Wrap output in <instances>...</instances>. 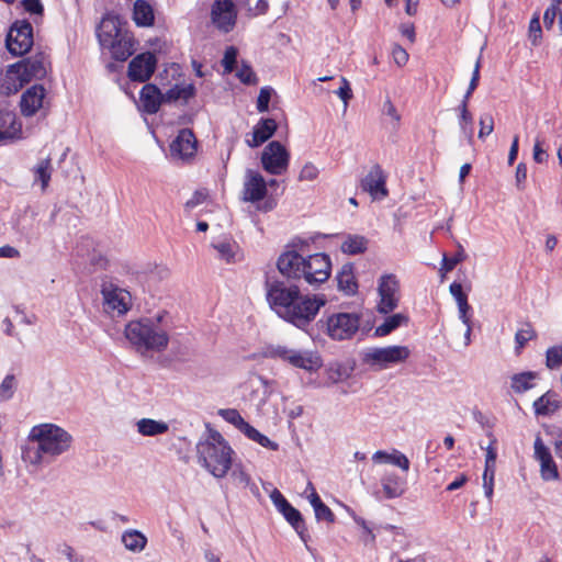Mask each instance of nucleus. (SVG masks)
<instances>
[{
  "mask_svg": "<svg viewBox=\"0 0 562 562\" xmlns=\"http://www.w3.org/2000/svg\"><path fill=\"white\" fill-rule=\"evenodd\" d=\"M72 436L55 424H40L31 428L26 445L22 448V460L32 465L50 463L67 452Z\"/></svg>",
  "mask_w": 562,
  "mask_h": 562,
  "instance_id": "1",
  "label": "nucleus"
},
{
  "mask_svg": "<svg viewBox=\"0 0 562 562\" xmlns=\"http://www.w3.org/2000/svg\"><path fill=\"white\" fill-rule=\"evenodd\" d=\"M233 449L224 437L214 429H210L205 439L196 445L199 463L213 476L224 477L232 468Z\"/></svg>",
  "mask_w": 562,
  "mask_h": 562,
  "instance_id": "2",
  "label": "nucleus"
},
{
  "mask_svg": "<svg viewBox=\"0 0 562 562\" xmlns=\"http://www.w3.org/2000/svg\"><path fill=\"white\" fill-rule=\"evenodd\" d=\"M160 317L130 322L124 335L135 350L142 355L148 351H164L169 342L167 331L160 326Z\"/></svg>",
  "mask_w": 562,
  "mask_h": 562,
  "instance_id": "3",
  "label": "nucleus"
},
{
  "mask_svg": "<svg viewBox=\"0 0 562 562\" xmlns=\"http://www.w3.org/2000/svg\"><path fill=\"white\" fill-rule=\"evenodd\" d=\"M266 292L270 308L284 322L288 321L292 308L304 295L296 284L273 278L266 281Z\"/></svg>",
  "mask_w": 562,
  "mask_h": 562,
  "instance_id": "4",
  "label": "nucleus"
},
{
  "mask_svg": "<svg viewBox=\"0 0 562 562\" xmlns=\"http://www.w3.org/2000/svg\"><path fill=\"white\" fill-rule=\"evenodd\" d=\"M326 302L324 294H304L292 308L293 311L286 323L300 330L307 331Z\"/></svg>",
  "mask_w": 562,
  "mask_h": 562,
  "instance_id": "5",
  "label": "nucleus"
},
{
  "mask_svg": "<svg viewBox=\"0 0 562 562\" xmlns=\"http://www.w3.org/2000/svg\"><path fill=\"white\" fill-rule=\"evenodd\" d=\"M411 356L406 346H387L368 348L362 353V361L374 370H384L405 362Z\"/></svg>",
  "mask_w": 562,
  "mask_h": 562,
  "instance_id": "6",
  "label": "nucleus"
},
{
  "mask_svg": "<svg viewBox=\"0 0 562 562\" xmlns=\"http://www.w3.org/2000/svg\"><path fill=\"white\" fill-rule=\"evenodd\" d=\"M267 352L270 358L280 359L282 361L289 362L295 368L304 369L307 371L316 370L322 366L319 357L310 351H303L288 348L286 346L277 345L270 346Z\"/></svg>",
  "mask_w": 562,
  "mask_h": 562,
  "instance_id": "7",
  "label": "nucleus"
},
{
  "mask_svg": "<svg viewBox=\"0 0 562 562\" xmlns=\"http://www.w3.org/2000/svg\"><path fill=\"white\" fill-rule=\"evenodd\" d=\"M359 326L360 317L356 313H334L325 321V331L334 340L352 338Z\"/></svg>",
  "mask_w": 562,
  "mask_h": 562,
  "instance_id": "8",
  "label": "nucleus"
},
{
  "mask_svg": "<svg viewBox=\"0 0 562 562\" xmlns=\"http://www.w3.org/2000/svg\"><path fill=\"white\" fill-rule=\"evenodd\" d=\"M380 301L378 311L381 314H390L400 303V281L393 273L383 274L378 282Z\"/></svg>",
  "mask_w": 562,
  "mask_h": 562,
  "instance_id": "9",
  "label": "nucleus"
},
{
  "mask_svg": "<svg viewBox=\"0 0 562 562\" xmlns=\"http://www.w3.org/2000/svg\"><path fill=\"white\" fill-rule=\"evenodd\" d=\"M304 276L302 279L310 285L324 283L331 271V261L326 254H314L304 258Z\"/></svg>",
  "mask_w": 562,
  "mask_h": 562,
  "instance_id": "10",
  "label": "nucleus"
},
{
  "mask_svg": "<svg viewBox=\"0 0 562 562\" xmlns=\"http://www.w3.org/2000/svg\"><path fill=\"white\" fill-rule=\"evenodd\" d=\"M33 45V27L30 22H15L7 36V47L14 56H23Z\"/></svg>",
  "mask_w": 562,
  "mask_h": 562,
  "instance_id": "11",
  "label": "nucleus"
},
{
  "mask_svg": "<svg viewBox=\"0 0 562 562\" xmlns=\"http://www.w3.org/2000/svg\"><path fill=\"white\" fill-rule=\"evenodd\" d=\"M289 160L286 148L277 140L269 143L261 154L263 169L274 176L282 175L288 169Z\"/></svg>",
  "mask_w": 562,
  "mask_h": 562,
  "instance_id": "12",
  "label": "nucleus"
},
{
  "mask_svg": "<svg viewBox=\"0 0 562 562\" xmlns=\"http://www.w3.org/2000/svg\"><path fill=\"white\" fill-rule=\"evenodd\" d=\"M212 23L222 32H231L237 20V10L233 0H215L211 9Z\"/></svg>",
  "mask_w": 562,
  "mask_h": 562,
  "instance_id": "13",
  "label": "nucleus"
},
{
  "mask_svg": "<svg viewBox=\"0 0 562 562\" xmlns=\"http://www.w3.org/2000/svg\"><path fill=\"white\" fill-rule=\"evenodd\" d=\"M196 149L198 142L193 132L182 128L170 144V156L172 159L186 161L195 156Z\"/></svg>",
  "mask_w": 562,
  "mask_h": 562,
  "instance_id": "14",
  "label": "nucleus"
},
{
  "mask_svg": "<svg viewBox=\"0 0 562 562\" xmlns=\"http://www.w3.org/2000/svg\"><path fill=\"white\" fill-rule=\"evenodd\" d=\"M156 65L157 59L153 53H142L130 61L128 78L132 81L146 82L153 76Z\"/></svg>",
  "mask_w": 562,
  "mask_h": 562,
  "instance_id": "15",
  "label": "nucleus"
},
{
  "mask_svg": "<svg viewBox=\"0 0 562 562\" xmlns=\"http://www.w3.org/2000/svg\"><path fill=\"white\" fill-rule=\"evenodd\" d=\"M126 30L122 27V20L112 12L105 13L97 27V37L103 48H109L114 40Z\"/></svg>",
  "mask_w": 562,
  "mask_h": 562,
  "instance_id": "16",
  "label": "nucleus"
},
{
  "mask_svg": "<svg viewBox=\"0 0 562 562\" xmlns=\"http://www.w3.org/2000/svg\"><path fill=\"white\" fill-rule=\"evenodd\" d=\"M533 458L540 463V474L544 481H552L559 477L558 467L551 451L539 435L533 442Z\"/></svg>",
  "mask_w": 562,
  "mask_h": 562,
  "instance_id": "17",
  "label": "nucleus"
},
{
  "mask_svg": "<svg viewBox=\"0 0 562 562\" xmlns=\"http://www.w3.org/2000/svg\"><path fill=\"white\" fill-rule=\"evenodd\" d=\"M304 258L295 250L283 252L277 261L279 272L288 279L301 280L304 276Z\"/></svg>",
  "mask_w": 562,
  "mask_h": 562,
  "instance_id": "18",
  "label": "nucleus"
},
{
  "mask_svg": "<svg viewBox=\"0 0 562 562\" xmlns=\"http://www.w3.org/2000/svg\"><path fill=\"white\" fill-rule=\"evenodd\" d=\"M244 201L258 202L267 194V182L265 178L254 170H247L244 182Z\"/></svg>",
  "mask_w": 562,
  "mask_h": 562,
  "instance_id": "19",
  "label": "nucleus"
},
{
  "mask_svg": "<svg viewBox=\"0 0 562 562\" xmlns=\"http://www.w3.org/2000/svg\"><path fill=\"white\" fill-rule=\"evenodd\" d=\"M385 180L382 168L379 165H374L362 179L361 187L373 199H383L387 195Z\"/></svg>",
  "mask_w": 562,
  "mask_h": 562,
  "instance_id": "20",
  "label": "nucleus"
},
{
  "mask_svg": "<svg viewBox=\"0 0 562 562\" xmlns=\"http://www.w3.org/2000/svg\"><path fill=\"white\" fill-rule=\"evenodd\" d=\"M136 44L133 33L126 30L114 40V43L108 49L113 59L125 61L135 53Z\"/></svg>",
  "mask_w": 562,
  "mask_h": 562,
  "instance_id": "21",
  "label": "nucleus"
},
{
  "mask_svg": "<svg viewBox=\"0 0 562 562\" xmlns=\"http://www.w3.org/2000/svg\"><path fill=\"white\" fill-rule=\"evenodd\" d=\"M45 89L41 85H34L23 92L21 97V112L25 116L34 115L43 105Z\"/></svg>",
  "mask_w": 562,
  "mask_h": 562,
  "instance_id": "22",
  "label": "nucleus"
},
{
  "mask_svg": "<svg viewBox=\"0 0 562 562\" xmlns=\"http://www.w3.org/2000/svg\"><path fill=\"white\" fill-rule=\"evenodd\" d=\"M277 128L278 124L274 119H260L252 128L251 138L246 139L247 145L251 148L259 147L273 136Z\"/></svg>",
  "mask_w": 562,
  "mask_h": 562,
  "instance_id": "23",
  "label": "nucleus"
},
{
  "mask_svg": "<svg viewBox=\"0 0 562 562\" xmlns=\"http://www.w3.org/2000/svg\"><path fill=\"white\" fill-rule=\"evenodd\" d=\"M104 301L108 307L119 314H124L131 306V294L119 288L103 289Z\"/></svg>",
  "mask_w": 562,
  "mask_h": 562,
  "instance_id": "24",
  "label": "nucleus"
},
{
  "mask_svg": "<svg viewBox=\"0 0 562 562\" xmlns=\"http://www.w3.org/2000/svg\"><path fill=\"white\" fill-rule=\"evenodd\" d=\"M381 485L385 498L392 499L404 494L406 490V480L395 472H385L381 477Z\"/></svg>",
  "mask_w": 562,
  "mask_h": 562,
  "instance_id": "25",
  "label": "nucleus"
},
{
  "mask_svg": "<svg viewBox=\"0 0 562 562\" xmlns=\"http://www.w3.org/2000/svg\"><path fill=\"white\" fill-rule=\"evenodd\" d=\"M140 101L146 113L155 114L165 101V94L155 85L147 83L140 90Z\"/></svg>",
  "mask_w": 562,
  "mask_h": 562,
  "instance_id": "26",
  "label": "nucleus"
},
{
  "mask_svg": "<svg viewBox=\"0 0 562 562\" xmlns=\"http://www.w3.org/2000/svg\"><path fill=\"white\" fill-rule=\"evenodd\" d=\"M532 406L537 416H549L561 408L562 402L557 393L548 391L538 397Z\"/></svg>",
  "mask_w": 562,
  "mask_h": 562,
  "instance_id": "27",
  "label": "nucleus"
},
{
  "mask_svg": "<svg viewBox=\"0 0 562 562\" xmlns=\"http://www.w3.org/2000/svg\"><path fill=\"white\" fill-rule=\"evenodd\" d=\"M19 70L23 69L22 75L25 76L23 80H30L31 78L41 79L46 75V67L43 56H35L26 58L22 64L16 65Z\"/></svg>",
  "mask_w": 562,
  "mask_h": 562,
  "instance_id": "28",
  "label": "nucleus"
},
{
  "mask_svg": "<svg viewBox=\"0 0 562 562\" xmlns=\"http://www.w3.org/2000/svg\"><path fill=\"white\" fill-rule=\"evenodd\" d=\"M133 21L140 27L151 26L155 21L153 7L145 0H136L133 8Z\"/></svg>",
  "mask_w": 562,
  "mask_h": 562,
  "instance_id": "29",
  "label": "nucleus"
},
{
  "mask_svg": "<svg viewBox=\"0 0 562 562\" xmlns=\"http://www.w3.org/2000/svg\"><path fill=\"white\" fill-rule=\"evenodd\" d=\"M137 432L144 437H155L169 431V424L153 418H142L136 422Z\"/></svg>",
  "mask_w": 562,
  "mask_h": 562,
  "instance_id": "30",
  "label": "nucleus"
},
{
  "mask_svg": "<svg viewBox=\"0 0 562 562\" xmlns=\"http://www.w3.org/2000/svg\"><path fill=\"white\" fill-rule=\"evenodd\" d=\"M281 514L283 515L285 520L293 527V529L296 531L301 540L304 543H307L310 536L307 533V529L302 514L291 504L286 508H284L281 512Z\"/></svg>",
  "mask_w": 562,
  "mask_h": 562,
  "instance_id": "31",
  "label": "nucleus"
},
{
  "mask_svg": "<svg viewBox=\"0 0 562 562\" xmlns=\"http://www.w3.org/2000/svg\"><path fill=\"white\" fill-rule=\"evenodd\" d=\"M372 460L375 463H390L398 467L404 472L409 470V460L407 457L398 450H393V452L389 453L383 450H378L373 453Z\"/></svg>",
  "mask_w": 562,
  "mask_h": 562,
  "instance_id": "32",
  "label": "nucleus"
},
{
  "mask_svg": "<svg viewBox=\"0 0 562 562\" xmlns=\"http://www.w3.org/2000/svg\"><path fill=\"white\" fill-rule=\"evenodd\" d=\"M338 289L347 295L355 294L358 290V284L353 274V266L346 263L341 267L336 277Z\"/></svg>",
  "mask_w": 562,
  "mask_h": 562,
  "instance_id": "33",
  "label": "nucleus"
},
{
  "mask_svg": "<svg viewBox=\"0 0 562 562\" xmlns=\"http://www.w3.org/2000/svg\"><path fill=\"white\" fill-rule=\"evenodd\" d=\"M538 378V373L533 371L516 373L510 376V389L516 394H522L535 387Z\"/></svg>",
  "mask_w": 562,
  "mask_h": 562,
  "instance_id": "34",
  "label": "nucleus"
},
{
  "mask_svg": "<svg viewBox=\"0 0 562 562\" xmlns=\"http://www.w3.org/2000/svg\"><path fill=\"white\" fill-rule=\"evenodd\" d=\"M15 115L11 112L0 111V144L7 139H11L19 132Z\"/></svg>",
  "mask_w": 562,
  "mask_h": 562,
  "instance_id": "35",
  "label": "nucleus"
},
{
  "mask_svg": "<svg viewBox=\"0 0 562 562\" xmlns=\"http://www.w3.org/2000/svg\"><path fill=\"white\" fill-rule=\"evenodd\" d=\"M408 316L402 313L393 314L384 319V322L375 327L374 335L376 337H384L402 325L408 323Z\"/></svg>",
  "mask_w": 562,
  "mask_h": 562,
  "instance_id": "36",
  "label": "nucleus"
},
{
  "mask_svg": "<svg viewBox=\"0 0 562 562\" xmlns=\"http://www.w3.org/2000/svg\"><path fill=\"white\" fill-rule=\"evenodd\" d=\"M122 542L127 550L140 552L146 547L147 538L140 531L130 529L123 532Z\"/></svg>",
  "mask_w": 562,
  "mask_h": 562,
  "instance_id": "37",
  "label": "nucleus"
},
{
  "mask_svg": "<svg viewBox=\"0 0 562 562\" xmlns=\"http://www.w3.org/2000/svg\"><path fill=\"white\" fill-rule=\"evenodd\" d=\"M368 239L360 235H348L341 244V251L348 255H359L367 250Z\"/></svg>",
  "mask_w": 562,
  "mask_h": 562,
  "instance_id": "38",
  "label": "nucleus"
},
{
  "mask_svg": "<svg viewBox=\"0 0 562 562\" xmlns=\"http://www.w3.org/2000/svg\"><path fill=\"white\" fill-rule=\"evenodd\" d=\"M459 110V126L469 144L473 143L474 131H473V116L464 104L458 106Z\"/></svg>",
  "mask_w": 562,
  "mask_h": 562,
  "instance_id": "39",
  "label": "nucleus"
},
{
  "mask_svg": "<svg viewBox=\"0 0 562 562\" xmlns=\"http://www.w3.org/2000/svg\"><path fill=\"white\" fill-rule=\"evenodd\" d=\"M195 89L192 85L175 86L165 93V101H178L182 100L184 103L188 102L194 95Z\"/></svg>",
  "mask_w": 562,
  "mask_h": 562,
  "instance_id": "40",
  "label": "nucleus"
},
{
  "mask_svg": "<svg viewBox=\"0 0 562 562\" xmlns=\"http://www.w3.org/2000/svg\"><path fill=\"white\" fill-rule=\"evenodd\" d=\"M34 175H35V181H41L42 189L45 190L49 183L50 176H52V159L45 158L42 159L35 167H34Z\"/></svg>",
  "mask_w": 562,
  "mask_h": 562,
  "instance_id": "41",
  "label": "nucleus"
},
{
  "mask_svg": "<svg viewBox=\"0 0 562 562\" xmlns=\"http://www.w3.org/2000/svg\"><path fill=\"white\" fill-rule=\"evenodd\" d=\"M247 438L252 441H256L260 446L268 448L270 450H278L279 445L272 440H270L267 436L259 432L255 427L247 424L244 430L241 431Z\"/></svg>",
  "mask_w": 562,
  "mask_h": 562,
  "instance_id": "42",
  "label": "nucleus"
},
{
  "mask_svg": "<svg viewBox=\"0 0 562 562\" xmlns=\"http://www.w3.org/2000/svg\"><path fill=\"white\" fill-rule=\"evenodd\" d=\"M213 247L217 250L221 259L226 262L235 261V255L238 250V246L234 241H218L213 244Z\"/></svg>",
  "mask_w": 562,
  "mask_h": 562,
  "instance_id": "43",
  "label": "nucleus"
},
{
  "mask_svg": "<svg viewBox=\"0 0 562 562\" xmlns=\"http://www.w3.org/2000/svg\"><path fill=\"white\" fill-rule=\"evenodd\" d=\"M18 383L14 374H7L0 383V402L11 400L16 391Z\"/></svg>",
  "mask_w": 562,
  "mask_h": 562,
  "instance_id": "44",
  "label": "nucleus"
},
{
  "mask_svg": "<svg viewBox=\"0 0 562 562\" xmlns=\"http://www.w3.org/2000/svg\"><path fill=\"white\" fill-rule=\"evenodd\" d=\"M528 40L532 46H539L542 40V29L539 13H535L529 21Z\"/></svg>",
  "mask_w": 562,
  "mask_h": 562,
  "instance_id": "45",
  "label": "nucleus"
},
{
  "mask_svg": "<svg viewBox=\"0 0 562 562\" xmlns=\"http://www.w3.org/2000/svg\"><path fill=\"white\" fill-rule=\"evenodd\" d=\"M218 415L227 423L234 425L238 430L243 431L248 424L237 409L224 408L218 411Z\"/></svg>",
  "mask_w": 562,
  "mask_h": 562,
  "instance_id": "46",
  "label": "nucleus"
},
{
  "mask_svg": "<svg viewBox=\"0 0 562 562\" xmlns=\"http://www.w3.org/2000/svg\"><path fill=\"white\" fill-rule=\"evenodd\" d=\"M496 465L485 464L484 473H483V488L485 496L488 499H492L494 492V476H495Z\"/></svg>",
  "mask_w": 562,
  "mask_h": 562,
  "instance_id": "47",
  "label": "nucleus"
},
{
  "mask_svg": "<svg viewBox=\"0 0 562 562\" xmlns=\"http://www.w3.org/2000/svg\"><path fill=\"white\" fill-rule=\"evenodd\" d=\"M536 337V333L532 329L530 324H525L522 328H520L515 335V341L517 344L516 349L519 350L525 347V345Z\"/></svg>",
  "mask_w": 562,
  "mask_h": 562,
  "instance_id": "48",
  "label": "nucleus"
},
{
  "mask_svg": "<svg viewBox=\"0 0 562 562\" xmlns=\"http://www.w3.org/2000/svg\"><path fill=\"white\" fill-rule=\"evenodd\" d=\"M546 364L549 369H557L562 364V345L547 350Z\"/></svg>",
  "mask_w": 562,
  "mask_h": 562,
  "instance_id": "49",
  "label": "nucleus"
},
{
  "mask_svg": "<svg viewBox=\"0 0 562 562\" xmlns=\"http://www.w3.org/2000/svg\"><path fill=\"white\" fill-rule=\"evenodd\" d=\"M237 48L234 46H229L225 49L224 57L222 59V65L226 74H231L234 71L237 63Z\"/></svg>",
  "mask_w": 562,
  "mask_h": 562,
  "instance_id": "50",
  "label": "nucleus"
},
{
  "mask_svg": "<svg viewBox=\"0 0 562 562\" xmlns=\"http://www.w3.org/2000/svg\"><path fill=\"white\" fill-rule=\"evenodd\" d=\"M465 252L461 246H459L458 252L453 257H447L446 255L442 258L441 271L449 272L454 269V267L465 259Z\"/></svg>",
  "mask_w": 562,
  "mask_h": 562,
  "instance_id": "51",
  "label": "nucleus"
},
{
  "mask_svg": "<svg viewBox=\"0 0 562 562\" xmlns=\"http://www.w3.org/2000/svg\"><path fill=\"white\" fill-rule=\"evenodd\" d=\"M232 480L237 487H241V488H246L248 486L256 487L255 484L251 483L250 475L247 472H245L241 468H236L233 470Z\"/></svg>",
  "mask_w": 562,
  "mask_h": 562,
  "instance_id": "52",
  "label": "nucleus"
},
{
  "mask_svg": "<svg viewBox=\"0 0 562 562\" xmlns=\"http://www.w3.org/2000/svg\"><path fill=\"white\" fill-rule=\"evenodd\" d=\"M273 89L271 87H262L257 98V110L260 113L267 112Z\"/></svg>",
  "mask_w": 562,
  "mask_h": 562,
  "instance_id": "53",
  "label": "nucleus"
},
{
  "mask_svg": "<svg viewBox=\"0 0 562 562\" xmlns=\"http://www.w3.org/2000/svg\"><path fill=\"white\" fill-rule=\"evenodd\" d=\"M236 76L245 85H254L257 82L256 74L252 71L249 65L244 63L237 70Z\"/></svg>",
  "mask_w": 562,
  "mask_h": 562,
  "instance_id": "54",
  "label": "nucleus"
},
{
  "mask_svg": "<svg viewBox=\"0 0 562 562\" xmlns=\"http://www.w3.org/2000/svg\"><path fill=\"white\" fill-rule=\"evenodd\" d=\"M318 175H319L318 168L312 162H306L300 171L299 180L300 181H313L318 177Z\"/></svg>",
  "mask_w": 562,
  "mask_h": 562,
  "instance_id": "55",
  "label": "nucleus"
},
{
  "mask_svg": "<svg viewBox=\"0 0 562 562\" xmlns=\"http://www.w3.org/2000/svg\"><path fill=\"white\" fill-rule=\"evenodd\" d=\"M480 131L479 138L484 139L485 136L490 135L494 130V120L492 115L484 114L480 117Z\"/></svg>",
  "mask_w": 562,
  "mask_h": 562,
  "instance_id": "56",
  "label": "nucleus"
},
{
  "mask_svg": "<svg viewBox=\"0 0 562 562\" xmlns=\"http://www.w3.org/2000/svg\"><path fill=\"white\" fill-rule=\"evenodd\" d=\"M314 513H315V518L318 520V521H327L329 524H333L335 521V515L334 513L331 512V509L326 505V504H322V505H318V507L316 509H314Z\"/></svg>",
  "mask_w": 562,
  "mask_h": 562,
  "instance_id": "57",
  "label": "nucleus"
},
{
  "mask_svg": "<svg viewBox=\"0 0 562 562\" xmlns=\"http://www.w3.org/2000/svg\"><path fill=\"white\" fill-rule=\"evenodd\" d=\"M459 318L463 324H468L471 321V306L468 303V296L457 301Z\"/></svg>",
  "mask_w": 562,
  "mask_h": 562,
  "instance_id": "58",
  "label": "nucleus"
},
{
  "mask_svg": "<svg viewBox=\"0 0 562 562\" xmlns=\"http://www.w3.org/2000/svg\"><path fill=\"white\" fill-rule=\"evenodd\" d=\"M335 93L342 100L345 106H347L349 100L352 98V91L349 81L345 77H341V86Z\"/></svg>",
  "mask_w": 562,
  "mask_h": 562,
  "instance_id": "59",
  "label": "nucleus"
},
{
  "mask_svg": "<svg viewBox=\"0 0 562 562\" xmlns=\"http://www.w3.org/2000/svg\"><path fill=\"white\" fill-rule=\"evenodd\" d=\"M542 145H543V140L539 136L536 137L535 146H533V160L537 164H543L547 161V158H548V154L542 148Z\"/></svg>",
  "mask_w": 562,
  "mask_h": 562,
  "instance_id": "60",
  "label": "nucleus"
},
{
  "mask_svg": "<svg viewBox=\"0 0 562 562\" xmlns=\"http://www.w3.org/2000/svg\"><path fill=\"white\" fill-rule=\"evenodd\" d=\"M392 56L395 64L400 67L406 65L408 61V53L400 45H394L392 49Z\"/></svg>",
  "mask_w": 562,
  "mask_h": 562,
  "instance_id": "61",
  "label": "nucleus"
},
{
  "mask_svg": "<svg viewBox=\"0 0 562 562\" xmlns=\"http://www.w3.org/2000/svg\"><path fill=\"white\" fill-rule=\"evenodd\" d=\"M22 4H23L25 11H27L31 14H42L43 13L44 8H43L41 0H23Z\"/></svg>",
  "mask_w": 562,
  "mask_h": 562,
  "instance_id": "62",
  "label": "nucleus"
},
{
  "mask_svg": "<svg viewBox=\"0 0 562 562\" xmlns=\"http://www.w3.org/2000/svg\"><path fill=\"white\" fill-rule=\"evenodd\" d=\"M270 497L272 503L280 513L290 505L286 498L278 490H274L271 493Z\"/></svg>",
  "mask_w": 562,
  "mask_h": 562,
  "instance_id": "63",
  "label": "nucleus"
},
{
  "mask_svg": "<svg viewBox=\"0 0 562 562\" xmlns=\"http://www.w3.org/2000/svg\"><path fill=\"white\" fill-rule=\"evenodd\" d=\"M383 113L390 117H392V120L398 124L400 120H401V115L397 113V110L395 108V105L393 104V102L390 100V99H386L384 104H383Z\"/></svg>",
  "mask_w": 562,
  "mask_h": 562,
  "instance_id": "64",
  "label": "nucleus"
}]
</instances>
